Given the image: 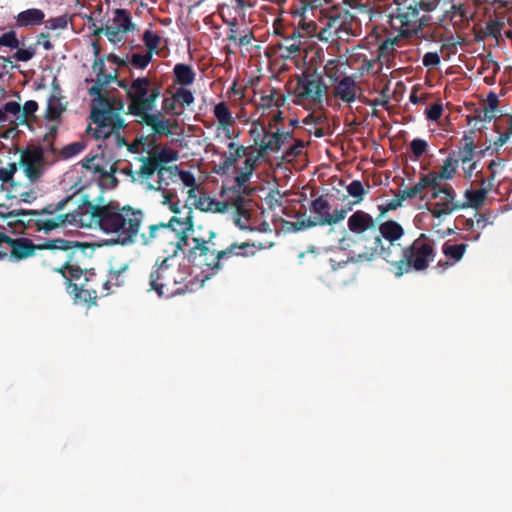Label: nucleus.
<instances>
[{
    "instance_id": "nucleus-1",
    "label": "nucleus",
    "mask_w": 512,
    "mask_h": 512,
    "mask_svg": "<svg viewBox=\"0 0 512 512\" xmlns=\"http://www.w3.org/2000/svg\"><path fill=\"white\" fill-rule=\"evenodd\" d=\"M162 91L160 82L152 83L148 77H138L129 92V104L126 114L136 117V122L152 129L149 136L148 149L154 150L158 136H171L173 129L178 128L176 120L168 119L160 111L154 112L156 102Z\"/></svg>"
},
{
    "instance_id": "nucleus-2",
    "label": "nucleus",
    "mask_w": 512,
    "mask_h": 512,
    "mask_svg": "<svg viewBox=\"0 0 512 512\" xmlns=\"http://www.w3.org/2000/svg\"><path fill=\"white\" fill-rule=\"evenodd\" d=\"M187 230L190 231L189 242L183 254L193 266L207 270V279L218 274L224 262L232 257L235 246H224L219 243L218 233L207 223L195 225L192 211L186 216Z\"/></svg>"
},
{
    "instance_id": "nucleus-3",
    "label": "nucleus",
    "mask_w": 512,
    "mask_h": 512,
    "mask_svg": "<svg viewBox=\"0 0 512 512\" xmlns=\"http://www.w3.org/2000/svg\"><path fill=\"white\" fill-rule=\"evenodd\" d=\"M87 212L106 234H113V239L121 245H129L140 239V228L143 223L144 214L141 210L124 206L117 208L111 205H93L88 203Z\"/></svg>"
},
{
    "instance_id": "nucleus-4",
    "label": "nucleus",
    "mask_w": 512,
    "mask_h": 512,
    "mask_svg": "<svg viewBox=\"0 0 512 512\" xmlns=\"http://www.w3.org/2000/svg\"><path fill=\"white\" fill-rule=\"evenodd\" d=\"M69 201L70 197H65L58 202L47 204L42 209L13 210L9 215L15 216V221L21 224L25 229L49 235L58 229H64L68 226H75L78 223H82V213L66 210Z\"/></svg>"
},
{
    "instance_id": "nucleus-5",
    "label": "nucleus",
    "mask_w": 512,
    "mask_h": 512,
    "mask_svg": "<svg viewBox=\"0 0 512 512\" xmlns=\"http://www.w3.org/2000/svg\"><path fill=\"white\" fill-rule=\"evenodd\" d=\"M174 259L163 258L155 262L149 275V286L158 296L170 298L194 291L201 286L194 279H189L187 267L173 265Z\"/></svg>"
},
{
    "instance_id": "nucleus-6",
    "label": "nucleus",
    "mask_w": 512,
    "mask_h": 512,
    "mask_svg": "<svg viewBox=\"0 0 512 512\" xmlns=\"http://www.w3.org/2000/svg\"><path fill=\"white\" fill-rule=\"evenodd\" d=\"M189 235L186 217L181 221L173 216L168 223L150 225L148 233L140 234V243L142 245L157 243L167 254L165 258L175 259L180 251H185L184 247L190 245Z\"/></svg>"
},
{
    "instance_id": "nucleus-7",
    "label": "nucleus",
    "mask_w": 512,
    "mask_h": 512,
    "mask_svg": "<svg viewBox=\"0 0 512 512\" xmlns=\"http://www.w3.org/2000/svg\"><path fill=\"white\" fill-rule=\"evenodd\" d=\"M125 269L126 266L123 269L111 270L108 278L96 273L94 269H89L80 276H73L74 279H70V282H66L67 293L75 300L96 304L97 298L108 296L112 292L113 280L116 286L121 285L119 278Z\"/></svg>"
},
{
    "instance_id": "nucleus-8",
    "label": "nucleus",
    "mask_w": 512,
    "mask_h": 512,
    "mask_svg": "<svg viewBox=\"0 0 512 512\" xmlns=\"http://www.w3.org/2000/svg\"><path fill=\"white\" fill-rule=\"evenodd\" d=\"M435 257V241L421 233L410 245L402 246L398 258L392 259L388 263L392 266L394 275L400 278L413 271H425Z\"/></svg>"
},
{
    "instance_id": "nucleus-9",
    "label": "nucleus",
    "mask_w": 512,
    "mask_h": 512,
    "mask_svg": "<svg viewBox=\"0 0 512 512\" xmlns=\"http://www.w3.org/2000/svg\"><path fill=\"white\" fill-rule=\"evenodd\" d=\"M379 234L375 233L370 245L365 244L364 250L356 255L357 261H372L381 258L387 263L398 258L402 245L399 240L404 235L403 227L394 220L380 223Z\"/></svg>"
},
{
    "instance_id": "nucleus-10",
    "label": "nucleus",
    "mask_w": 512,
    "mask_h": 512,
    "mask_svg": "<svg viewBox=\"0 0 512 512\" xmlns=\"http://www.w3.org/2000/svg\"><path fill=\"white\" fill-rule=\"evenodd\" d=\"M293 94L298 104H311L322 107L328 96V86L316 68L307 67L297 76Z\"/></svg>"
},
{
    "instance_id": "nucleus-11",
    "label": "nucleus",
    "mask_w": 512,
    "mask_h": 512,
    "mask_svg": "<svg viewBox=\"0 0 512 512\" xmlns=\"http://www.w3.org/2000/svg\"><path fill=\"white\" fill-rule=\"evenodd\" d=\"M117 105L118 107L109 112L103 123H93L94 128L89 125L86 129V133L92 135L96 140H103L106 147L110 143H113L116 148L128 145L126 138L121 134V130L127 127L125 119L121 116L125 106L121 103Z\"/></svg>"
},
{
    "instance_id": "nucleus-12",
    "label": "nucleus",
    "mask_w": 512,
    "mask_h": 512,
    "mask_svg": "<svg viewBox=\"0 0 512 512\" xmlns=\"http://www.w3.org/2000/svg\"><path fill=\"white\" fill-rule=\"evenodd\" d=\"M359 28L357 18L349 11L343 10L327 18L317 37L320 41L330 43H338L339 40L348 42L358 35Z\"/></svg>"
},
{
    "instance_id": "nucleus-13",
    "label": "nucleus",
    "mask_w": 512,
    "mask_h": 512,
    "mask_svg": "<svg viewBox=\"0 0 512 512\" xmlns=\"http://www.w3.org/2000/svg\"><path fill=\"white\" fill-rule=\"evenodd\" d=\"M430 20L431 16L421 14L420 11L404 0L398 4L396 13L390 15L389 23L392 29L399 32L400 37L410 38L427 26Z\"/></svg>"
},
{
    "instance_id": "nucleus-14",
    "label": "nucleus",
    "mask_w": 512,
    "mask_h": 512,
    "mask_svg": "<svg viewBox=\"0 0 512 512\" xmlns=\"http://www.w3.org/2000/svg\"><path fill=\"white\" fill-rule=\"evenodd\" d=\"M50 243L64 244L66 248V282L74 279L73 276H80L87 270L88 264L94 252L92 245L88 243H80L77 241H69L61 238L52 239Z\"/></svg>"
},
{
    "instance_id": "nucleus-15",
    "label": "nucleus",
    "mask_w": 512,
    "mask_h": 512,
    "mask_svg": "<svg viewBox=\"0 0 512 512\" xmlns=\"http://www.w3.org/2000/svg\"><path fill=\"white\" fill-rule=\"evenodd\" d=\"M91 81L94 84L89 88L88 94L94 96V98L92 100L90 119L92 123H103L107 119L109 112L114 111V108L118 107V103L125 106V102L123 99L109 96L107 93L102 94V90L106 86L102 82H98V78Z\"/></svg>"
},
{
    "instance_id": "nucleus-16",
    "label": "nucleus",
    "mask_w": 512,
    "mask_h": 512,
    "mask_svg": "<svg viewBox=\"0 0 512 512\" xmlns=\"http://www.w3.org/2000/svg\"><path fill=\"white\" fill-rule=\"evenodd\" d=\"M455 191L451 185L439 186L436 191H432L431 198L439 201L428 205V212L435 218H441L451 214L453 211L459 209H465L466 205H460L459 202L455 201Z\"/></svg>"
},
{
    "instance_id": "nucleus-17",
    "label": "nucleus",
    "mask_w": 512,
    "mask_h": 512,
    "mask_svg": "<svg viewBox=\"0 0 512 512\" xmlns=\"http://www.w3.org/2000/svg\"><path fill=\"white\" fill-rule=\"evenodd\" d=\"M45 165L44 151L41 147L22 151L19 166L31 182H36L42 177Z\"/></svg>"
},
{
    "instance_id": "nucleus-18",
    "label": "nucleus",
    "mask_w": 512,
    "mask_h": 512,
    "mask_svg": "<svg viewBox=\"0 0 512 512\" xmlns=\"http://www.w3.org/2000/svg\"><path fill=\"white\" fill-rule=\"evenodd\" d=\"M52 240H46L40 244V249L44 253L41 254L43 265L50 268L52 271L60 273L64 278L66 284V248L64 244L50 243Z\"/></svg>"
},
{
    "instance_id": "nucleus-19",
    "label": "nucleus",
    "mask_w": 512,
    "mask_h": 512,
    "mask_svg": "<svg viewBox=\"0 0 512 512\" xmlns=\"http://www.w3.org/2000/svg\"><path fill=\"white\" fill-rule=\"evenodd\" d=\"M380 218H373L369 213L363 210H357L349 218L347 222L348 229L351 233L358 237L359 241H365L371 244L372 240L366 238V232H373L375 235L377 231V221Z\"/></svg>"
},
{
    "instance_id": "nucleus-20",
    "label": "nucleus",
    "mask_w": 512,
    "mask_h": 512,
    "mask_svg": "<svg viewBox=\"0 0 512 512\" xmlns=\"http://www.w3.org/2000/svg\"><path fill=\"white\" fill-rule=\"evenodd\" d=\"M134 29L130 13L126 9H116L112 24L105 27V35L110 42L121 41L120 34H126Z\"/></svg>"
},
{
    "instance_id": "nucleus-21",
    "label": "nucleus",
    "mask_w": 512,
    "mask_h": 512,
    "mask_svg": "<svg viewBox=\"0 0 512 512\" xmlns=\"http://www.w3.org/2000/svg\"><path fill=\"white\" fill-rule=\"evenodd\" d=\"M450 8L447 15L451 21H468L475 14V9L483 4L490 3L489 0H449Z\"/></svg>"
},
{
    "instance_id": "nucleus-22",
    "label": "nucleus",
    "mask_w": 512,
    "mask_h": 512,
    "mask_svg": "<svg viewBox=\"0 0 512 512\" xmlns=\"http://www.w3.org/2000/svg\"><path fill=\"white\" fill-rule=\"evenodd\" d=\"M4 249H7V252L9 251L11 258L23 260L34 256L36 251L40 249V244L35 245L31 239L25 237L11 238L6 235Z\"/></svg>"
},
{
    "instance_id": "nucleus-23",
    "label": "nucleus",
    "mask_w": 512,
    "mask_h": 512,
    "mask_svg": "<svg viewBox=\"0 0 512 512\" xmlns=\"http://www.w3.org/2000/svg\"><path fill=\"white\" fill-rule=\"evenodd\" d=\"M0 46H5L10 49H17V51L13 54V58L17 61L27 62L31 60L35 55V49L31 46L27 49L19 48L20 42L14 30H9L0 36Z\"/></svg>"
},
{
    "instance_id": "nucleus-24",
    "label": "nucleus",
    "mask_w": 512,
    "mask_h": 512,
    "mask_svg": "<svg viewBox=\"0 0 512 512\" xmlns=\"http://www.w3.org/2000/svg\"><path fill=\"white\" fill-rule=\"evenodd\" d=\"M52 90V94L47 101L45 118L49 121H57L60 119L66 107L62 103L63 97L61 95V88L56 79L53 80Z\"/></svg>"
},
{
    "instance_id": "nucleus-25",
    "label": "nucleus",
    "mask_w": 512,
    "mask_h": 512,
    "mask_svg": "<svg viewBox=\"0 0 512 512\" xmlns=\"http://www.w3.org/2000/svg\"><path fill=\"white\" fill-rule=\"evenodd\" d=\"M98 156H93L91 158H87L83 167L87 169L93 168L95 173L100 175L102 181H109V185L111 188H115L118 185V179L115 177V173L117 171L116 163L110 165L109 169H106L101 163Z\"/></svg>"
},
{
    "instance_id": "nucleus-26",
    "label": "nucleus",
    "mask_w": 512,
    "mask_h": 512,
    "mask_svg": "<svg viewBox=\"0 0 512 512\" xmlns=\"http://www.w3.org/2000/svg\"><path fill=\"white\" fill-rule=\"evenodd\" d=\"M359 87L353 76L343 77L338 84L334 87L335 97L341 99L343 102L352 103L357 98Z\"/></svg>"
},
{
    "instance_id": "nucleus-27",
    "label": "nucleus",
    "mask_w": 512,
    "mask_h": 512,
    "mask_svg": "<svg viewBox=\"0 0 512 512\" xmlns=\"http://www.w3.org/2000/svg\"><path fill=\"white\" fill-rule=\"evenodd\" d=\"M467 248L468 245L465 243L453 244L451 241H446L442 246V252L446 260H440L438 266L446 269L459 262L466 253Z\"/></svg>"
},
{
    "instance_id": "nucleus-28",
    "label": "nucleus",
    "mask_w": 512,
    "mask_h": 512,
    "mask_svg": "<svg viewBox=\"0 0 512 512\" xmlns=\"http://www.w3.org/2000/svg\"><path fill=\"white\" fill-rule=\"evenodd\" d=\"M45 13L38 8L24 10L15 17L17 27H34L44 22Z\"/></svg>"
},
{
    "instance_id": "nucleus-29",
    "label": "nucleus",
    "mask_w": 512,
    "mask_h": 512,
    "mask_svg": "<svg viewBox=\"0 0 512 512\" xmlns=\"http://www.w3.org/2000/svg\"><path fill=\"white\" fill-rule=\"evenodd\" d=\"M439 186V182L436 181V177L431 171L427 174L421 175L419 181L414 186L404 190L406 192V196H409V198L412 199L420 195L428 187H431L432 191H436Z\"/></svg>"
},
{
    "instance_id": "nucleus-30",
    "label": "nucleus",
    "mask_w": 512,
    "mask_h": 512,
    "mask_svg": "<svg viewBox=\"0 0 512 512\" xmlns=\"http://www.w3.org/2000/svg\"><path fill=\"white\" fill-rule=\"evenodd\" d=\"M148 156L139 157L138 160L141 162V165L137 171H135V174L138 176L139 180H148L150 179L155 173L158 174V171L160 169L159 163L156 161V159L148 152Z\"/></svg>"
},
{
    "instance_id": "nucleus-31",
    "label": "nucleus",
    "mask_w": 512,
    "mask_h": 512,
    "mask_svg": "<svg viewBox=\"0 0 512 512\" xmlns=\"http://www.w3.org/2000/svg\"><path fill=\"white\" fill-rule=\"evenodd\" d=\"M179 174V167L177 165L173 166H160V169L158 171V179L156 180L157 186L154 187L153 185L149 184L150 189H155L157 191L165 189L167 186H169L171 181H175V178L178 177Z\"/></svg>"
},
{
    "instance_id": "nucleus-32",
    "label": "nucleus",
    "mask_w": 512,
    "mask_h": 512,
    "mask_svg": "<svg viewBox=\"0 0 512 512\" xmlns=\"http://www.w3.org/2000/svg\"><path fill=\"white\" fill-rule=\"evenodd\" d=\"M174 81L183 86H190L194 83L196 73L191 65L178 63L173 68Z\"/></svg>"
},
{
    "instance_id": "nucleus-33",
    "label": "nucleus",
    "mask_w": 512,
    "mask_h": 512,
    "mask_svg": "<svg viewBox=\"0 0 512 512\" xmlns=\"http://www.w3.org/2000/svg\"><path fill=\"white\" fill-rule=\"evenodd\" d=\"M401 37L398 35L396 37H387L385 38L378 47V56L377 61L380 63L379 69L382 68L383 64H388L391 57L394 55L395 46L397 41Z\"/></svg>"
},
{
    "instance_id": "nucleus-34",
    "label": "nucleus",
    "mask_w": 512,
    "mask_h": 512,
    "mask_svg": "<svg viewBox=\"0 0 512 512\" xmlns=\"http://www.w3.org/2000/svg\"><path fill=\"white\" fill-rule=\"evenodd\" d=\"M455 155V151L449 154V156L444 160L439 172L432 171L437 182L441 179L450 180L454 177L458 168V159H456Z\"/></svg>"
},
{
    "instance_id": "nucleus-35",
    "label": "nucleus",
    "mask_w": 512,
    "mask_h": 512,
    "mask_svg": "<svg viewBox=\"0 0 512 512\" xmlns=\"http://www.w3.org/2000/svg\"><path fill=\"white\" fill-rule=\"evenodd\" d=\"M280 130L274 133L265 131L258 151V156H262L265 152H275L280 150Z\"/></svg>"
},
{
    "instance_id": "nucleus-36",
    "label": "nucleus",
    "mask_w": 512,
    "mask_h": 512,
    "mask_svg": "<svg viewBox=\"0 0 512 512\" xmlns=\"http://www.w3.org/2000/svg\"><path fill=\"white\" fill-rule=\"evenodd\" d=\"M247 154V148L245 146H238L233 153L230 155H227L226 152L222 154V157L224 158L223 162L220 163L217 173L225 174L228 169L235 166L236 162L246 156Z\"/></svg>"
},
{
    "instance_id": "nucleus-37",
    "label": "nucleus",
    "mask_w": 512,
    "mask_h": 512,
    "mask_svg": "<svg viewBox=\"0 0 512 512\" xmlns=\"http://www.w3.org/2000/svg\"><path fill=\"white\" fill-rule=\"evenodd\" d=\"M214 116L216 117L220 128L232 127L235 124V118L232 116L225 102H219L214 107Z\"/></svg>"
},
{
    "instance_id": "nucleus-38",
    "label": "nucleus",
    "mask_w": 512,
    "mask_h": 512,
    "mask_svg": "<svg viewBox=\"0 0 512 512\" xmlns=\"http://www.w3.org/2000/svg\"><path fill=\"white\" fill-rule=\"evenodd\" d=\"M488 190L489 189L487 188H480L478 190H466L465 197L467 201L465 203H460V205H466V208L472 207L478 209L483 205L487 197Z\"/></svg>"
},
{
    "instance_id": "nucleus-39",
    "label": "nucleus",
    "mask_w": 512,
    "mask_h": 512,
    "mask_svg": "<svg viewBox=\"0 0 512 512\" xmlns=\"http://www.w3.org/2000/svg\"><path fill=\"white\" fill-rule=\"evenodd\" d=\"M293 39L285 37L282 42L277 44L281 51L280 56L284 59L295 57L301 50L302 41H292Z\"/></svg>"
},
{
    "instance_id": "nucleus-40",
    "label": "nucleus",
    "mask_w": 512,
    "mask_h": 512,
    "mask_svg": "<svg viewBox=\"0 0 512 512\" xmlns=\"http://www.w3.org/2000/svg\"><path fill=\"white\" fill-rule=\"evenodd\" d=\"M406 199H410L409 196H406L405 190L399 191L397 194H395V198L391 199L387 204L385 205H379L378 209L380 211L378 218H382L386 215L387 212L393 211L398 209L402 206L403 201Z\"/></svg>"
},
{
    "instance_id": "nucleus-41",
    "label": "nucleus",
    "mask_w": 512,
    "mask_h": 512,
    "mask_svg": "<svg viewBox=\"0 0 512 512\" xmlns=\"http://www.w3.org/2000/svg\"><path fill=\"white\" fill-rule=\"evenodd\" d=\"M310 210L319 215V218H326L330 214V203L324 196H319L312 201Z\"/></svg>"
},
{
    "instance_id": "nucleus-42",
    "label": "nucleus",
    "mask_w": 512,
    "mask_h": 512,
    "mask_svg": "<svg viewBox=\"0 0 512 512\" xmlns=\"http://www.w3.org/2000/svg\"><path fill=\"white\" fill-rule=\"evenodd\" d=\"M150 154L156 159L160 166L166 165L178 158L177 152L167 147L162 148L160 151H150Z\"/></svg>"
},
{
    "instance_id": "nucleus-43",
    "label": "nucleus",
    "mask_w": 512,
    "mask_h": 512,
    "mask_svg": "<svg viewBox=\"0 0 512 512\" xmlns=\"http://www.w3.org/2000/svg\"><path fill=\"white\" fill-rule=\"evenodd\" d=\"M406 1L409 2L418 11H420L421 14H427V15L430 12L434 11L440 3V0H406Z\"/></svg>"
},
{
    "instance_id": "nucleus-44",
    "label": "nucleus",
    "mask_w": 512,
    "mask_h": 512,
    "mask_svg": "<svg viewBox=\"0 0 512 512\" xmlns=\"http://www.w3.org/2000/svg\"><path fill=\"white\" fill-rule=\"evenodd\" d=\"M346 213L347 211L344 209L335 210L332 214L330 213L329 215H326V218H318L317 221L311 222L309 225H333L343 220L346 217Z\"/></svg>"
},
{
    "instance_id": "nucleus-45",
    "label": "nucleus",
    "mask_w": 512,
    "mask_h": 512,
    "mask_svg": "<svg viewBox=\"0 0 512 512\" xmlns=\"http://www.w3.org/2000/svg\"><path fill=\"white\" fill-rule=\"evenodd\" d=\"M143 42L147 48V52L153 55L160 45L161 37L158 34L153 33L151 30H146L143 34Z\"/></svg>"
},
{
    "instance_id": "nucleus-46",
    "label": "nucleus",
    "mask_w": 512,
    "mask_h": 512,
    "mask_svg": "<svg viewBox=\"0 0 512 512\" xmlns=\"http://www.w3.org/2000/svg\"><path fill=\"white\" fill-rule=\"evenodd\" d=\"M85 148L83 142L77 141L64 146L60 151V157L62 159L72 158L81 153Z\"/></svg>"
},
{
    "instance_id": "nucleus-47",
    "label": "nucleus",
    "mask_w": 512,
    "mask_h": 512,
    "mask_svg": "<svg viewBox=\"0 0 512 512\" xmlns=\"http://www.w3.org/2000/svg\"><path fill=\"white\" fill-rule=\"evenodd\" d=\"M324 74L333 82H339L342 72L338 67V60L331 59L324 66Z\"/></svg>"
},
{
    "instance_id": "nucleus-48",
    "label": "nucleus",
    "mask_w": 512,
    "mask_h": 512,
    "mask_svg": "<svg viewBox=\"0 0 512 512\" xmlns=\"http://www.w3.org/2000/svg\"><path fill=\"white\" fill-rule=\"evenodd\" d=\"M275 94H276V91L275 89H270V93L269 94H266V95H262L261 98H260V105L263 107V108H271L273 106H276V107H280L283 103H284V98L283 97H278L277 99H275Z\"/></svg>"
},
{
    "instance_id": "nucleus-49",
    "label": "nucleus",
    "mask_w": 512,
    "mask_h": 512,
    "mask_svg": "<svg viewBox=\"0 0 512 512\" xmlns=\"http://www.w3.org/2000/svg\"><path fill=\"white\" fill-rule=\"evenodd\" d=\"M347 192L350 196L353 198H356L355 203H360L363 200V196L366 193V190L363 187V184L359 180H353L348 186H347Z\"/></svg>"
},
{
    "instance_id": "nucleus-50",
    "label": "nucleus",
    "mask_w": 512,
    "mask_h": 512,
    "mask_svg": "<svg viewBox=\"0 0 512 512\" xmlns=\"http://www.w3.org/2000/svg\"><path fill=\"white\" fill-rule=\"evenodd\" d=\"M228 246H235V248L233 249L234 252L232 253V256L247 257L255 254V251L253 250L254 244H250L248 242H243L240 244L237 242H233Z\"/></svg>"
},
{
    "instance_id": "nucleus-51",
    "label": "nucleus",
    "mask_w": 512,
    "mask_h": 512,
    "mask_svg": "<svg viewBox=\"0 0 512 512\" xmlns=\"http://www.w3.org/2000/svg\"><path fill=\"white\" fill-rule=\"evenodd\" d=\"M178 101L176 100L175 95L173 94L171 97H165L162 101L161 109L166 115L179 116L182 111H176Z\"/></svg>"
},
{
    "instance_id": "nucleus-52",
    "label": "nucleus",
    "mask_w": 512,
    "mask_h": 512,
    "mask_svg": "<svg viewBox=\"0 0 512 512\" xmlns=\"http://www.w3.org/2000/svg\"><path fill=\"white\" fill-rule=\"evenodd\" d=\"M152 56L153 55L148 52L145 54L134 53L131 56L130 63L138 69H144L151 62Z\"/></svg>"
},
{
    "instance_id": "nucleus-53",
    "label": "nucleus",
    "mask_w": 512,
    "mask_h": 512,
    "mask_svg": "<svg viewBox=\"0 0 512 512\" xmlns=\"http://www.w3.org/2000/svg\"><path fill=\"white\" fill-rule=\"evenodd\" d=\"M174 95L181 106H189L194 102V96L192 92L184 87L178 88Z\"/></svg>"
},
{
    "instance_id": "nucleus-54",
    "label": "nucleus",
    "mask_w": 512,
    "mask_h": 512,
    "mask_svg": "<svg viewBox=\"0 0 512 512\" xmlns=\"http://www.w3.org/2000/svg\"><path fill=\"white\" fill-rule=\"evenodd\" d=\"M45 28L48 30L65 29L68 25V18L66 15L50 18L45 22Z\"/></svg>"
},
{
    "instance_id": "nucleus-55",
    "label": "nucleus",
    "mask_w": 512,
    "mask_h": 512,
    "mask_svg": "<svg viewBox=\"0 0 512 512\" xmlns=\"http://www.w3.org/2000/svg\"><path fill=\"white\" fill-rule=\"evenodd\" d=\"M149 141V136L137 137L131 144L127 145L128 151L131 153H138L140 147H143V150H147V152H150L152 150L148 149Z\"/></svg>"
},
{
    "instance_id": "nucleus-56",
    "label": "nucleus",
    "mask_w": 512,
    "mask_h": 512,
    "mask_svg": "<svg viewBox=\"0 0 512 512\" xmlns=\"http://www.w3.org/2000/svg\"><path fill=\"white\" fill-rule=\"evenodd\" d=\"M427 147V142L420 138H415L410 143V149L416 159H419L426 152Z\"/></svg>"
},
{
    "instance_id": "nucleus-57",
    "label": "nucleus",
    "mask_w": 512,
    "mask_h": 512,
    "mask_svg": "<svg viewBox=\"0 0 512 512\" xmlns=\"http://www.w3.org/2000/svg\"><path fill=\"white\" fill-rule=\"evenodd\" d=\"M443 106L441 103H435L425 110L426 118L430 121H437L442 116Z\"/></svg>"
},
{
    "instance_id": "nucleus-58",
    "label": "nucleus",
    "mask_w": 512,
    "mask_h": 512,
    "mask_svg": "<svg viewBox=\"0 0 512 512\" xmlns=\"http://www.w3.org/2000/svg\"><path fill=\"white\" fill-rule=\"evenodd\" d=\"M499 105L498 96L494 92H490L486 99L483 109L490 115H495Z\"/></svg>"
},
{
    "instance_id": "nucleus-59",
    "label": "nucleus",
    "mask_w": 512,
    "mask_h": 512,
    "mask_svg": "<svg viewBox=\"0 0 512 512\" xmlns=\"http://www.w3.org/2000/svg\"><path fill=\"white\" fill-rule=\"evenodd\" d=\"M496 115H490L487 113L486 110L483 108L475 110V114L473 116H468V124H471L473 120L479 121V122H487L491 121L495 118Z\"/></svg>"
},
{
    "instance_id": "nucleus-60",
    "label": "nucleus",
    "mask_w": 512,
    "mask_h": 512,
    "mask_svg": "<svg viewBox=\"0 0 512 512\" xmlns=\"http://www.w3.org/2000/svg\"><path fill=\"white\" fill-rule=\"evenodd\" d=\"M440 61V56L437 52H427L422 58V63L425 67H435L439 65Z\"/></svg>"
},
{
    "instance_id": "nucleus-61",
    "label": "nucleus",
    "mask_w": 512,
    "mask_h": 512,
    "mask_svg": "<svg viewBox=\"0 0 512 512\" xmlns=\"http://www.w3.org/2000/svg\"><path fill=\"white\" fill-rule=\"evenodd\" d=\"M474 153H475L474 148H470V146L469 147L464 146L463 148H461L458 151V157L456 159H458V162L461 161L463 164H465V163L472 161V159L474 157Z\"/></svg>"
},
{
    "instance_id": "nucleus-62",
    "label": "nucleus",
    "mask_w": 512,
    "mask_h": 512,
    "mask_svg": "<svg viewBox=\"0 0 512 512\" xmlns=\"http://www.w3.org/2000/svg\"><path fill=\"white\" fill-rule=\"evenodd\" d=\"M38 110V103L34 100H28L24 103L22 108V116L25 121L29 116L33 115Z\"/></svg>"
},
{
    "instance_id": "nucleus-63",
    "label": "nucleus",
    "mask_w": 512,
    "mask_h": 512,
    "mask_svg": "<svg viewBox=\"0 0 512 512\" xmlns=\"http://www.w3.org/2000/svg\"><path fill=\"white\" fill-rule=\"evenodd\" d=\"M178 177L181 179L186 187H195L196 179L190 171H184L179 169Z\"/></svg>"
},
{
    "instance_id": "nucleus-64",
    "label": "nucleus",
    "mask_w": 512,
    "mask_h": 512,
    "mask_svg": "<svg viewBox=\"0 0 512 512\" xmlns=\"http://www.w3.org/2000/svg\"><path fill=\"white\" fill-rule=\"evenodd\" d=\"M257 160H258V156L247 157L243 163L244 166L242 167L241 171H244L252 176L253 172L256 169Z\"/></svg>"
}]
</instances>
